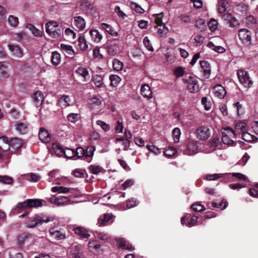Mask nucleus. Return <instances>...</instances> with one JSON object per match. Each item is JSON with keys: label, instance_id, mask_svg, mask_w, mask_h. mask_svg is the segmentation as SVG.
I'll list each match as a JSON object with an SVG mask.
<instances>
[{"label": "nucleus", "instance_id": "4468645a", "mask_svg": "<svg viewBox=\"0 0 258 258\" xmlns=\"http://www.w3.org/2000/svg\"><path fill=\"white\" fill-rule=\"evenodd\" d=\"M112 217V214L106 213L101 215L98 219L97 224L99 226L107 225L109 222L111 221Z\"/></svg>", "mask_w": 258, "mask_h": 258}, {"label": "nucleus", "instance_id": "f704fd0d", "mask_svg": "<svg viewBox=\"0 0 258 258\" xmlns=\"http://www.w3.org/2000/svg\"><path fill=\"white\" fill-rule=\"evenodd\" d=\"M67 120L73 123H75L80 119L81 116L79 113H70L67 115Z\"/></svg>", "mask_w": 258, "mask_h": 258}, {"label": "nucleus", "instance_id": "5701e85b", "mask_svg": "<svg viewBox=\"0 0 258 258\" xmlns=\"http://www.w3.org/2000/svg\"><path fill=\"white\" fill-rule=\"evenodd\" d=\"M75 25L80 30H84L86 27V22L81 16H76L74 18Z\"/></svg>", "mask_w": 258, "mask_h": 258}, {"label": "nucleus", "instance_id": "b1692460", "mask_svg": "<svg viewBox=\"0 0 258 258\" xmlns=\"http://www.w3.org/2000/svg\"><path fill=\"white\" fill-rule=\"evenodd\" d=\"M10 148L16 150L19 149L22 145L21 140L18 138H14L9 140Z\"/></svg>", "mask_w": 258, "mask_h": 258}, {"label": "nucleus", "instance_id": "c756f323", "mask_svg": "<svg viewBox=\"0 0 258 258\" xmlns=\"http://www.w3.org/2000/svg\"><path fill=\"white\" fill-rule=\"evenodd\" d=\"M93 81L97 88H102L103 86V77L99 75H95L92 78Z\"/></svg>", "mask_w": 258, "mask_h": 258}, {"label": "nucleus", "instance_id": "ea45409f", "mask_svg": "<svg viewBox=\"0 0 258 258\" xmlns=\"http://www.w3.org/2000/svg\"><path fill=\"white\" fill-rule=\"evenodd\" d=\"M88 170L92 174H98L102 171L103 168L99 165H91L89 166Z\"/></svg>", "mask_w": 258, "mask_h": 258}, {"label": "nucleus", "instance_id": "1a4fd4ad", "mask_svg": "<svg viewBox=\"0 0 258 258\" xmlns=\"http://www.w3.org/2000/svg\"><path fill=\"white\" fill-rule=\"evenodd\" d=\"M197 137L201 140H206L211 136L210 129L207 126H200L196 130Z\"/></svg>", "mask_w": 258, "mask_h": 258}, {"label": "nucleus", "instance_id": "a19ab883", "mask_svg": "<svg viewBox=\"0 0 258 258\" xmlns=\"http://www.w3.org/2000/svg\"><path fill=\"white\" fill-rule=\"evenodd\" d=\"M101 99L97 97H94L90 99V107L93 109L96 106H99L101 104Z\"/></svg>", "mask_w": 258, "mask_h": 258}, {"label": "nucleus", "instance_id": "412c9836", "mask_svg": "<svg viewBox=\"0 0 258 258\" xmlns=\"http://www.w3.org/2000/svg\"><path fill=\"white\" fill-rule=\"evenodd\" d=\"M33 99L35 105L37 107H39L42 103L43 101V95L41 91H37L34 94Z\"/></svg>", "mask_w": 258, "mask_h": 258}, {"label": "nucleus", "instance_id": "cd10ccee", "mask_svg": "<svg viewBox=\"0 0 258 258\" xmlns=\"http://www.w3.org/2000/svg\"><path fill=\"white\" fill-rule=\"evenodd\" d=\"M52 148L56 155L58 157L64 154V149L58 143H54L52 145Z\"/></svg>", "mask_w": 258, "mask_h": 258}, {"label": "nucleus", "instance_id": "bf43d9fd", "mask_svg": "<svg viewBox=\"0 0 258 258\" xmlns=\"http://www.w3.org/2000/svg\"><path fill=\"white\" fill-rule=\"evenodd\" d=\"M184 74V71L182 67H178L174 69V74L176 77H181Z\"/></svg>", "mask_w": 258, "mask_h": 258}, {"label": "nucleus", "instance_id": "864d4df0", "mask_svg": "<svg viewBox=\"0 0 258 258\" xmlns=\"http://www.w3.org/2000/svg\"><path fill=\"white\" fill-rule=\"evenodd\" d=\"M195 27H197L199 29H201V30H205L206 26L204 20L202 19H199L196 21Z\"/></svg>", "mask_w": 258, "mask_h": 258}, {"label": "nucleus", "instance_id": "aec40b11", "mask_svg": "<svg viewBox=\"0 0 258 258\" xmlns=\"http://www.w3.org/2000/svg\"><path fill=\"white\" fill-rule=\"evenodd\" d=\"M8 47L15 56L18 58L22 57L23 54L22 50L18 45L9 44Z\"/></svg>", "mask_w": 258, "mask_h": 258}, {"label": "nucleus", "instance_id": "09e8293b", "mask_svg": "<svg viewBox=\"0 0 258 258\" xmlns=\"http://www.w3.org/2000/svg\"><path fill=\"white\" fill-rule=\"evenodd\" d=\"M176 153V150L174 147H168V149H166L164 151V154L165 156L168 157H172L174 155V154Z\"/></svg>", "mask_w": 258, "mask_h": 258}, {"label": "nucleus", "instance_id": "69168bd1", "mask_svg": "<svg viewBox=\"0 0 258 258\" xmlns=\"http://www.w3.org/2000/svg\"><path fill=\"white\" fill-rule=\"evenodd\" d=\"M246 23L247 25H253L256 23V20L255 17L250 15L246 18Z\"/></svg>", "mask_w": 258, "mask_h": 258}, {"label": "nucleus", "instance_id": "e433bc0d", "mask_svg": "<svg viewBox=\"0 0 258 258\" xmlns=\"http://www.w3.org/2000/svg\"><path fill=\"white\" fill-rule=\"evenodd\" d=\"M208 46L215 51L218 53H223L225 51V49L221 46H216L214 44L210 41L208 44Z\"/></svg>", "mask_w": 258, "mask_h": 258}, {"label": "nucleus", "instance_id": "ddd939ff", "mask_svg": "<svg viewBox=\"0 0 258 258\" xmlns=\"http://www.w3.org/2000/svg\"><path fill=\"white\" fill-rule=\"evenodd\" d=\"M187 83V89L191 93L198 92L199 90V86L197 80L194 79L192 77H189L186 80Z\"/></svg>", "mask_w": 258, "mask_h": 258}, {"label": "nucleus", "instance_id": "0eeeda50", "mask_svg": "<svg viewBox=\"0 0 258 258\" xmlns=\"http://www.w3.org/2000/svg\"><path fill=\"white\" fill-rule=\"evenodd\" d=\"M10 149L9 140L6 137H2L0 138V150L5 152L4 154L0 153V157L3 158L4 157L9 158L11 157V154L8 152Z\"/></svg>", "mask_w": 258, "mask_h": 258}, {"label": "nucleus", "instance_id": "a878e982", "mask_svg": "<svg viewBox=\"0 0 258 258\" xmlns=\"http://www.w3.org/2000/svg\"><path fill=\"white\" fill-rule=\"evenodd\" d=\"M101 26L102 28L110 35L112 36H118V33L114 30L113 27L110 25L103 23L101 24Z\"/></svg>", "mask_w": 258, "mask_h": 258}, {"label": "nucleus", "instance_id": "3c124183", "mask_svg": "<svg viewBox=\"0 0 258 258\" xmlns=\"http://www.w3.org/2000/svg\"><path fill=\"white\" fill-rule=\"evenodd\" d=\"M227 2L224 0H221L219 2V6L218 9L219 13L222 14L225 13L226 10Z\"/></svg>", "mask_w": 258, "mask_h": 258}, {"label": "nucleus", "instance_id": "7ed1b4c3", "mask_svg": "<svg viewBox=\"0 0 258 258\" xmlns=\"http://www.w3.org/2000/svg\"><path fill=\"white\" fill-rule=\"evenodd\" d=\"M53 220L52 217L45 216L42 214L35 215L26 222V226L28 228H34L38 225H41L44 223L52 221Z\"/></svg>", "mask_w": 258, "mask_h": 258}, {"label": "nucleus", "instance_id": "6e6552de", "mask_svg": "<svg viewBox=\"0 0 258 258\" xmlns=\"http://www.w3.org/2000/svg\"><path fill=\"white\" fill-rule=\"evenodd\" d=\"M107 51L109 55L114 56L119 51V42L118 39H114L107 43Z\"/></svg>", "mask_w": 258, "mask_h": 258}, {"label": "nucleus", "instance_id": "603ef678", "mask_svg": "<svg viewBox=\"0 0 258 258\" xmlns=\"http://www.w3.org/2000/svg\"><path fill=\"white\" fill-rule=\"evenodd\" d=\"M242 134V139L247 142H252V138H253V136H252V135L248 133L246 130L244 131Z\"/></svg>", "mask_w": 258, "mask_h": 258}, {"label": "nucleus", "instance_id": "9d476101", "mask_svg": "<svg viewBox=\"0 0 258 258\" xmlns=\"http://www.w3.org/2000/svg\"><path fill=\"white\" fill-rule=\"evenodd\" d=\"M225 131L226 132H222L221 140L225 145H232L234 143V142L231 139V137L234 135V132L232 129L229 128V127L226 128Z\"/></svg>", "mask_w": 258, "mask_h": 258}, {"label": "nucleus", "instance_id": "4be33fe9", "mask_svg": "<svg viewBox=\"0 0 258 258\" xmlns=\"http://www.w3.org/2000/svg\"><path fill=\"white\" fill-rule=\"evenodd\" d=\"M49 201L57 206H62L64 204V196L55 195L53 197L49 199Z\"/></svg>", "mask_w": 258, "mask_h": 258}, {"label": "nucleus", "instance_id": "f3484780", "mask_svg": "<svg viewBox=\"0 0 258 258\" xmlns=\"http://www.w3.org/2000/svg\"><path fill=\"white\" fill-rule=\"evenodd\" d=\"M91 40L95 43H99L102 40L103 36L96 29H91L89 32Z\"/></svg>", "mask_w": 258, "mask_h": 258}, {"label": "nucleus", "instance_id": "c85d7f7f", "mask_svg": "<svg viewBox=\"0 0 258 258\" xmlns=\"http://www.w3.org/2000/svg\"><path fill=\"white\" fill-rule=\"evenodd\" d=\"M28 125L27 122H20L17 125L16 130L20 134H25L28 132Z\"/></svg>", "mask_w": 258, "mask_h": 258}, {"label": "nucleus", "instance_id": "79ce46f5", "mask_svg": "<svg viewBox=\"0 0 258 258\" xmlns=\"http://www.w3.org/2000/svg\"><path fill=\"white\" fill-rule=\"evenodd\" d=\"M50 234L51 237L55 239L59 240L64 238V234L60 233L57 231H53V229L50 230Z\"/></svg>", "mask_w": 258, "mask_h": 258}, {"label": "nucleus", "instance_id": "338daca9", "mask_svg": "<svg viewBox=\"0 0 258 258\" xmlns=\"http://www.w3.org/2000/svg\"><path fill=\"white\" fill-rule=\"evenodd\" d=\"M97 124L102 127V128L105 132L110 130V126L109 124H106L105 122L101 120H97Z\"/></svg>", "mask_w": 258, "mask_h": 258}, {"label": "nucleus", "instance_id": "6e6d98bb", "mask_svg": "<svg viewBox=\"0 0 258 258\" xmlns=\"http://www.w3.org/2000/svg\"><path fill=\"white\" fill-rule=\"evenodd\" d=\"M146 148L150 151L154 153L155 155H158L161 153V149H159L154 145H147Z\"/></svg>", "mask_w": 258, "mask_h": 258}, {"label": "nucleus", "instance_id": "13d9d810", "mask_svg": "<svg viewBox=\"0 0 258 258\" xmlns=\"http://www.w3.org/2000/svg\"><path fill=\"white\" fill-rule=\"evenodd\" d=\"M217 22L213 19L211 20L208 23V25L211 31H214L217 28Z\"/></svg>", "mask_w": 258, "mask_h": 258}, {"label": "nucleus", "instance_id": "4d7b16f0", "mask_svg": "<svg viewBox=\"0 0 258 258\" xmlns=\"http://www.w3.org/2000/svg\"><path fill=\"white\" fill-rule=\"evenodd\" d=\"M143 43L145 47L149 51H153L154 48L150 44V41L147 36L143 39Z\"/></svg>", "mask_w": 258, "mask_h": 258}, {"label": "nucleus", "instance_id": "c03bdc74", "mask_svg": "<svg viewBox=\"0 0 258 258\" xmlns=\"http://www.w3.org/2000/svg\"><path fill=\"white\" fill-rule=\"evenodd\" d=\"M9 24L14 27H17L19 24L18 18L13 15H10L8 20Z\"/></svg>", "mask_w": 258, "mask_h": 258}, {"label": "nucleus", "instance_id": "423d86ee", "mask_svg": "<svg viewBox=\"0 0 258 258\" xmlns=\"http://www.w3.org/2000/svg\"><path fill=\"white\" fill-rule=\"evenodd\" d=\"M69 256L71 258H83V251L81 245H71L67 252Z\"/></svg>", "mask_w": 258, "mask_h": 258}, {"label": "nucleus", "instance_id": "de8ad7c7", "mask_svg": "<svg viewBox=\"0 0 258 258\" xmlns=\"http://www.w3.org/2000/svg\"><path fill=\"white\" fill-rule=\"evenodd\" d=\"M230 175H231L232 177L237 178L239 180L246 181L248 179L246 176L240 173H226L225 174V175L228 176H230Z\"/></svg>", "mask_w": 258, "mask_h": 258}, {"label": "nucleus", "instance_id": "a18cd8bd", "mask_svg": "<svg viewBox=\"0 0 258 258\" xmlns=\"http://www.w3.org/2000/svg\"><path fill=\"white\" fill-rule=\"evenodd\" d=\"M13 178L10 176L7 175H0V182L1 183L11 184L13 183Z\"/></svg>", "mask_w": 258, "mask_h": 258}, {"label": "nucleus", "instance_id": "39448f33", "mask_svg": "<svg viewBox=\"0 0 258 258\" xmlns=\"http://www.w3.org/2000/svg\"><path fill=\"white\" fill-rule=\"evenodd\" d=\"M251 32L246 29L239 30L238 36L242 43L248 46L251 44Z\"/></svg>", "mask_w": 258, "mask_h": 258}, {"label": "nucleus", "instance_id": "774afa93", "mask_svg": "<svg viewBox=\"0 0 258 258\" xmlns=\"http://www.w3.org/2000/svg\"><path fill=\"white\" fill-rule=\"evenodd\" d=\"M156 17L155 19V23L158 26H161L163 24L162 23V13L156 14L155 15Z\"/></svg>", "mask_w": 258, "mask_h": 258}, {"label": "nucleus", "instance_id": "0e129e2a", "mask_svg": "<svg viewBox=\"0 0 258 258\" xmlns=\"http://www.w3.org/2000/svg\"><path fill=\"white\" fill-rule=\"evenodd\" d=\"M202 103L204 105L206 110H209L211 108V104L210 102L208 101V99L206 97H203L202 98Z\"/></svg>", "mask_w": 258, "mask_h": 258}, {"label": "nucleus", "instance_id": "72a5a7b5", "mask_svg": "<svg viewBox=\"0 0 258 258\" xmlns=\"http://www.w3.org/2000/svg\"><path fill=\"white\" fill-rule=\"evenodd\" d=\"M60 58V54L57 51H54L52 53L51 60L54 65L57 66L59 64Z\"/></svg>", "mask_w": 258, "mask_h": 258}, {"label": "nucleus", "instance_id": "58836bf2", "mask_svg": "<svg viewBox=\"0 0 258 258\" xmlns=\"http://www.w3.org/2000/svg\"><path fill=\"white\" fill-rule=\"evenodd\" d=\"M0 75L5 78L9 77L8 67L4 64L3 62H0Z\"/></svg>", "mask_w": 258, "mask_h": 258}, {"label": "nucleus", "instance_id": "2eb2a0df", "mask_svg": "<svg viewBox=\"0 0 258 258\" xmlns=\"http://www.w3.org/2000/svg\"><path fill=\"white\" fill-rule=\"evenodd\" d=\"M215 95L220 98H223L226 95V92L224 87L220 84L215 85L212 89Z\"/></svg>", "mask_w": 258, "mask_h": 258}, {"label": "nucleus", "instance_id": "dca6fc26", "mask_svg": "<svg viewBox=\"0 0 258 258\" xmlns=\"http://www.w3.org/2000/svg\"><path fill=\"white\" fill-rule=\"evenodd\" d=\"M39 138L43 143H47L50 141V134L43 127H41L39 132Z\"/></svg>", "mask_w": 258, "mask_h": 258}, {"label": "nucleus", "instance_id": "8fccbe9b", "mask_svg": "<svg viewBox=\"0 0 258 258\" xmlns=\"http://www.w3.org/2000/svg\"><path fill=\"white\" fill-rule=\"evenodd\" d=\"M131 4L132 8L136 11V12L139 14H143L144 13V10L137 3L132 2Z\"/></svg>", "mask_w": 258, "mask_h": 258}, {"label": "nucleus", "instance_id": "473e14b6", "mask_svg": "<svg viewBox=\"0 0 258 258\" xmlns=\"http://www.w3.org/2000/svg\"><path fill=\"white\" fill-rule=\"evenodd\" d=\"M110 86L117 87L121 81L120 78L116 75H111L109 77Z\"/></svg>", "mask_w": 258, "mask_h": 258}, {"label": "nucleus", "instance_id": "4c0bfd02", "mask_svg": "<svg viewBox=\"0 0 258 258\" xmlns=\"http://www.w3.org/2000/svg\"><path fill=\"white\" fill-rule=\"evenodd\" d=\"M112 66L114 70L117 71H119L122 70L123 67V63L118 59L114 58L113 59Z\"/></svg>", "mask_w": 258, "mask_h": 258}, {"label": "nucleus", "instance_id": "c9c22d12", "mask_svg": "<svg viewBox=\"0 0 258 258\" xmlns=\"http://www.w3.org/2000/svg\"><path fill=\"white\" fill-rule=\"evenodd\" d=\"M118 244L119 246L122 247L123 249H127L129 250H133L134 249L132 245L124 239H120L118 242Z\"/></svg>", "mask_w": 258, "mask_h": 258}, {"label": "nucleus", "instance_id": "20e7f679", "mask_svg": "<svg viewBox=\"0 0 258 258\" xmlns=\"http://www.w3.org/2000/svg\"><path fill=\"white\" fill-rule=\"evenodd\" d=\"M238 78L240 83L246 88H250L252 85V82L249 76L248 72L243 70H238L237 72Z\"/></svg>", "mask_w": 258, "mask_h": 258}, {"label": "nucleus", "instance_id": "393cba45", "mask_svg": "<svg viewBox=\"0 0 258 258\" xmlns=\"http://www.w3.org/2000/svg\"><path fill=\"white\" fill-rule=\"evenodd\" d=\"M75 72L82 76L85 81H87L90 79V76L89 75V72L86 68L79 67L76 70Z\"/></svg>", "mask_w": 258, "mask_h": 258}, {"label": "nucleus", "instance_id": "7c9ffc66", "mask_svg": "<svg viewBox=\"0 0 258 258\" xmlns=\"http://www.w3.org/2000/svg\"><path fill=\"white\" fill-rule=\"evenodd\" d=\"M58 24L56 22L49 21L45 24L46 32L48 34L52 31L58 28Z\"/></svg>", "mask_w": 258, "mask_h": 258}, {"label": "nucleus", "instance_id": "2f4dec72", "mask_svg": "<svg viewBox=\"0 0 258 258\" xmlns=\"http://www.w3.org/2000/svg\"><path fill=\"white\" fill-rule=\"evenodd\" d=\"M78 46L82 50H87L88 47L87 42L84 36H81L79 37L78 39Z\"/></svg>", "mask_w": 258, "mask_h": 258}, {"label": "nucleus", "instance_id": "49530a36", "mask_svg": "<svg viewBox=\"0 0 258 258\" xmlns=\"http://www.w3.org/2000/svg\"><path fill=\"white\" fill-rule=\"evenodd\" d=\"M181 135L180 130L179 128L176 127L172 131V136L173 140L175 143L179 142L180 136Z\"/></svg>", "mask_w": 258, "mask_h": 258}, {"label": "nucleus", "instance_id": "e2e57ef3", "mask_svg": "<svg viewBox=\"0 0 258 258\" xmlns=\"http://www.w3.org/2000/svg\"><path fill=\"white\" fill-rule=\"evenodd\" d=\"M198 219V217L196 215H193L191 217L189 221H188L187 224L186 225L188 227H192L196 225Z\"/></svg>", "mask_w": 258, "mask_h": 258}, {"label": "nucleus", "instance_id": "5fc2aeb1", "mask_svg": "<svg viewBox=\"0 0 258 258\" xmlns=\"http://www.w3.org/2000/svg\"><path fill=\"white\" fill-rule=\"evenodd\" d=\"M223 175L221 174H207L204 179L207 180H216L221 177H222Z\"/></svg>", "mask_w": 258, "mask_h": 258}, {"label": "nucleus", "instance_id": "052dcab7", "mask_svg": "<svg viewBox=\"0 0 258 258\" xmlns=\"http://www.w3.org/2000/svg\"><path fill=\"white\" fill-rule=\"evenodd\" d=\"M61 33H62V32H61V30H60L58 28H57L56 29L52 31L48 34L49 36H50L52 38H57L61 35Z\"/></svg>", "mask_w": 258, "mask_h": 258}, {"label": "nucleus", "instance_id": "37998d69", "mask_svg": "<svg viewBox=\"0 0 258 258\" xmlns=\"http://www.w3.org/2000/svg\"><path fill=\"white\" fill-rule=\"evenodd\" d=\"M191 209L195 212H201L205 210V208L199 203H195L191 206Z\"/></svg>", "mask_w": 258, "mask_h": 258}, {"label": "nucleus", "instance_id": "a211bd4d", "mask_svg": "<svg viewBox=\"0 0 258 258\" xmlns=\"http://www.w3.org/2000/svg\"><path fill=\"white\" fill-rule=\"evenodd\" d=\"M141 94L144 98L147 99L152 98V92L148 84H144L141 86Z\"/></svg>", "mask_w": 258, "mask_h": 258}, {"label": "nucleus", "instance_id": "f257e3e1", "mask_svg": "<svg viewBox=\"0 0 258 258\" xmlns=\"http://www.w3.org/2000/svg\"><path fill=\"white\" fill-rule=\"evenodd\" d=\"M43 200L39 199H29L23 203H19L15 211L18 213L24 212L23 214L19 216L20 218L25 217L29 212L30 209L32 207H38L42 206Z\"/></svg>", "mask_w": 258, "mask_h": 258}, {"label": "nucleus", "instance_id": "bb28decb", "mask_svg": "<svg viewBox=\"0 0 258 258\" xmlns=\"http://www.w3.org/2000/svg\"><path fill=\"white\" fill-rule=\"evenodd\" d=\"M66 36L67 38H66V41H69L70 42L74 43L75 41L74 40L76 38V33L70 28L66 29Z\"/></svg>", "mask_w": 258, "mask_h": 258}, {"label": "nucleus", "instance_id": "f8f14e48", "mask_svg": "<svg viewBox=\"0 0 258 258\" xmlns=\"http://www.w3.org/2000/svg\"><path fill=\"white\" fill-rule=\"evenodd\" d=\"M201 71L203 73V76L205 79H208L211 74V67L210 63L206 60L200 61Z\"/></svg>", "mask_w": 258, "mask_h": 258}, {"label": "nucleus", "instance_id": "680f3d73", "mask_svg": "<svg viewBox=\"0 0 258 258\" xmlns=\"http://www.w3.org/2000/svg\"><path fill=\"white\" fill-rule=\"evenodd\" d=\"M66 52H67L69 56L68 57L73 58L75 55V51L72 46L66 44Z\"/></svg>", "mask_w": 258, "mask_h": 258}, {"label": "nucleus", "instance_id": "f03ea898", "mask_svg": "<svg viewBox=\"0 0 258 258\" xmlns=\"http://www.w3.org/2000/svg\"><path fill=\"white\" fill-rule=\"evenodd\" d=\"M96 150L94 146H90L86 149L82 147H78L76 151L72 150L73 154L77 156L78 158H83L84 160L88 163L91 162L94 152ZM66 150L71 151L70 149L66 147Z\"/></svg>", "mask_w": 258, "mask_h": 258}, {"label": "nucleus", "instance_id": "6ab92c4d", "mask_svg": "<svg viewBox=\"0 0 258 258\" xmlns=\"http://www.w3.org/2000/svg\"><path fill=\"white\" fill-rule=\"evenodd\" d=\"M32 237V234L28 233H23L17 237V244L19 247L22 248L25 244V241Z\"/></svg>", "mask_w": 258, "mask_h": 258}, {"label": "nucleus", "instance_id": "9b49d317", "mask_svg": "<svg viewBox=\"0 0 258 258\" xmlns=\"http://www.w3.org/2000/svg\"><path fill=\"white\" fill-rule=\"evenodd\" d=\"M72 230L82 239H88L91 236L89 230L84 227L75 226L73 228Z\"/></svg>", "mask_w": 258, "mask_h": 258}]
</instances>
